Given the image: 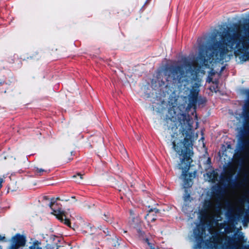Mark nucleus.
I'll return each instance as SVG.
<instances>
[{
    "label": "nucleus",
    "mask_w": 249,
    "mask_h": 249,
    "mask_svg": "<svg viewBox=\"0 0 249 249\" xmlns=\"http://www.w3.org/2000/svg\"><path fill=\"white\" fill-rule=\"evenodd\" d=\"M168 124L169 130L173 132L177 130L178 131V133H174L172 135L171 141L174 150L184 158L181 161L179 168L182 170L181 178L185 180L190 163V159L187 157V154L192 147V139L194 135L192 123L188 116L180 114L175 125L172 121L168 122Z\"/></svg>",
    "instance_id": "1"
},
{
    "label": "nucleus",
    "mask_w": 249,
    "mask_h": 249,
    "mask_svg": "<svg viewBox=\"0 0 249 249\" xmlns=\"http://www.w3.org/2000/svg\"><path fill=\"white\" fill-rule=\"evenodd\" d=\"M249 48V24L240 25L233 30H229L227 34L219 42L214 43L207 53L211 56L210 62L213 60H221L226 55L230 56L235 49L243 52Z\"/></svg>",
    "instance_id": "2"
},
{
    "label": "nucleus",
    "mask_w": 249,
    "mask_h": 249,
    "mask_svg": "<svg viewBox=\"0 0 249 249\" xmlns=\"http://www.w3.org/2000/svg\"><path fill=\"white\" fill-rule=\"evenodd\" d=\"M58 199H59L58 198H56V199L54 198L52 199L50 205L51 208L53 210L52 213L55 215L56 217V218H58L59 220L61 221H64V223L66 225L70 227V222L66 218V213L64 211H62L59 210H53V204L55 202L56 200Z\"/></svg>",
    "instance_id": "3"
},
{
    "label": "nucleus",
    "mask_w": 249,
    "mask_h": 249,
    "mask_svg": "<svg viewBox=\"0 0 249 249\" xmlns=\"http://www.w3.org/2000/svg\"><path fill=\"white\" fill-rule=\"evenodd\" d=\"M14 240H15L16 246L18 247L23 246L25 244V239L21 236H16L14 238Z\"/></svg>",
    "instance_id": "4"
},
{
    "label": "nucleus",
    "mask_w": 249,
    "mask_h": 249,
    "mask_svg": "<svg viewBox=\"0 0 249 249\" xmlns=\"http://www.w3.org/2000/svg\"><path fill=\"white\" fill-rule=\"evenodd\" d=\"M152 215V213L151 212H149L148 214H147V216H146V218L147 219V220L148 221H150V220L151 221L152 220H154V219H151V215Z\"/></svg>",
    "instance_id": "5"
},
{
    "label": "nucleus",
    "mask_w": 249,
    "mask_h": 249,
    "mask_svg": "<svg viewBox=\"0 0 249 249\" xmlns=\"http://www.w3.org/2000/svg\"><path fill=\"white\" fill-rule=\"evenodd\" d=\"M77 176H79V177H80V180L82 179V178H82V175L81 174H77V175H74V176H73V178H75Z\"/></svg>",
    "instance_id": "6"
},
{
    "label": "nucleus",
    "mask_w": 249,
    "mask_h": 249,
    "mask_svg": "<svg viewBox=\"0 0 249 249\" xmlns=\"http://www.w3.org/2000/svg\"><path fill=\"white\" fill-rule=\"evenodd\" d=\"M3 182V179L0 178V188L1 187V184Z\"/></svg>",
    "instance_id": "7"
},
{
    "label": "nucleus",
    "mask_w": 249,
    "mask_h": 249,
    "mask_svg": "<svg viewBox=\"0 0 249 249\" xmlns=\"http://www.w3.org/2000/svg\"><path fill=\"white\" fill-rule=\"evenodd\" d=\"M37 171L38 172H39V173H41V172L43 171V170L42 169H37Z\"/></svg>",
    "instance_id": "8"
},
{
    "label": "nucleus",
    "mask_w": 249,
    "mask_h": 249,
    "mask_svg": "<svg viewBox=\"0 0 249 249\" xmlns=\"http://www.w3.org/2000/svg\"><path fill=\"white\" fill-rule=\"evenodd\" d=\"M196 88H198V87H199V84H198V83H196Z\"/></svg>",
    "instance_id": "9"
},
{
    "label": "nucleus",
    "mask_w": 249,
    "mask_h": 249,
    "mask_svg": "<svg viewBox=\"0 0 249 249\" xmlns=\"http://www.w3.org/2000/svg\"><path fill=\"white\" fill-rule=\"evenodd\" d=\"M148 244L149 246L150 247V248H151V249H153V248H152V246H151V244H150V243H148Z\"/></svg>",
    "instance_id": "10"
},
{
    "label": "nucleus",
    "mask_w": 249,
    "mask_h": 249,
    "mask_svg": "<svg viewBox=\"0 0 249 249\" xmlns=\"http://www.w3.org/2000/svg\"><path fill=\"white\" fill-rule=\"evenodd\" d=\"M208 58H207V60H206L207 63H208Z\"/></svg>",
    "instance_id": "11"
},
{
    "label": "nucleus",
    "mask_w": 249,
    "mask_h": 249,
    "mask_svg": "<svg viewBox=\"0 0 249 249\" xmlns=\"http://www.w3.org/2000/svg\"><path fill=\"white\" fill-rule=\"evenodd\" d=\"M0 85H1V83L0 82Z\"/></svg>",
    "instance_id": "12"
}]
</instances>
